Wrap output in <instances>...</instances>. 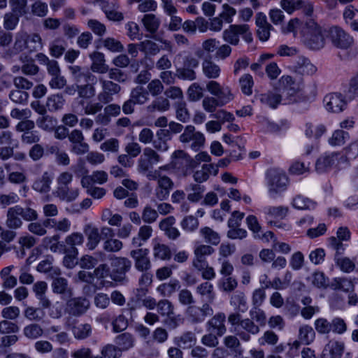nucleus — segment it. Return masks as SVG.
<instances>
[{"label": "nucleus", "mask_w": 358, "mask_h": 358, "mask_svg": "<svg viewBox=\"0 0 358 358\" xmlns=\"http://www.w3.org/2000/svg\"><path fill=\"white\" fill-rule=\"evenodd\" d=\"M20 15L13 12L7 13L3 17V27L6 30H13L19 22Z\"/></svg>", "instance_id": "nucleus-60"}, {"label": "nucleus", "mask_w": 358, "mask_h": 358, "mask_svg": "<svg viewBox=\"0 0 358 358\" xmlns=\"http://www.w3.org/2000/svg\"><path fill=\"white\" fill-rule=\"evenodd\" d=\"M344 344L338 341H330L322 352L323 358H341L344 352Z\"/></svg>", "instance_id": "nucleus-21"}, {"label": "nucleus", "mask_w": 358, "mask_h": 358, "mask_svg": "<svg viewBox=\"0 0 358 358\" xmlns=\"http://www.w3.org/2000/svg\"><path fill=\"white\" fill-rule=\"evenodd\" d=\"M174 342L179 348L182 349H189L196 344V338L193 332L186 331L181 336L176 337Z\"/></svg>", "instance_id": "nucleus-29"}, {"label": "nucleus", "mask_w": 358, "mask_h": 358, "mask_svg": "<svg viewBox=\"0 0 358 358\" xmlns=\"http://www.w3.org/2000/svg\"><path fill=\"white\" fill-rule=\"evenodd\" d=\"M65 103V99L62 94H55L49 96L46 101V107L50 112H56L61 110Z\"/></svg>", "instance_id": "nucleus-36"}, {"label": "nucleus", "mask_w": 358, "mask_h": 358, "mask_svg": "<svg viewBox=\"0 0 358 358\" xmlns=\"http://www.w3.org/2000/svg\"><path fill=\"white\" fill-rule=\"evenodd\" d=\"M53 257L48 256L41 261L36 267V270L41 273H48L50 276L55 278L61 274V270L57 266H52Z\"/></svg>", "instance_id": "nucleus-25"}, {"label": "nucleus", "mask_w": 358, "mask_h": 358, "mask_svg": "<svg viewBox=\"0 0 358 358\" xmlns=\"http://www.w3.org/2000/svg\"><path fill=\"white\" fill-rule=\"evenodd\" d=\"M28 34L24 31H20L15 36L13 50L20 52L25 49L28 50Z\"/></svg>", "instance_id": "nucleus-51"}, {"label": "nucleus", "mask_w": 358, "mask_h": 358, "mask_svg": "<svg viewBox=\"0 0 358 358\" xmlns=\"http://www.w3.org/2000/svg\"><path fill=\"white\" fill-rule=\"evenodd\" d=\"M90 57L93 61L91 66V69L93 72L105 73L108 71V68L105 64V59L103 53L94 52L90 55Z\"/></svg>", "instance_id": "nucleus-30"}, {"label": "nucleus", "mask_w": 358, "mask_h": 358, "mask_svg": "<svg viewBox=\"0 0 358 358\" xmlns=\"http://www.w3.org/2000/svg\"><path fill=\"white\" fill-rule=\"evenodd\" d=\"M130 257L134 260V268L139 272L150 271L151 260L149 257V250L147 248H136L130 251Z\"/></svg>", "instance_id": "nucleus-10"}, {"label": "nucleus", "mask_w": 358, "mask_h": 358, "mask_svg": "<svg viewBox=\"0 0 358 358\" xmlns=\"http://www.w3.org/2000/svg\"><path fill=\"white\" fill-rule=\"evenodd\" d=\"M36 125L39 129L47 132L53 131L57 120L54 117L45 113L44 115L40 116L36 120Z\"/></svg>", "instance_id": "nucleus-32"}, {"label": "nucleus", "mask_w": 358, "mask_h": 358, "mask_svg": "<svg viewBox=\"0 0 358 358\" xmlns=\"http://www.w3.org/2000/svg\"><path fill=\"white\" fill-rule=\"evenodd\" d=\"M90 306V301L85 297H75L67 301L65 310L70 315L78 317L86 313Z\"/></svg>", "instance_id": "nucleus-11"}, {"label": "nucleus", "mask_w": 358, "mask_h": 358, "mask_svg": "<svg viewBox=\"0 0 358 358\" xmlns=\"http://www.w3.org/2000/svg\"><path fill=\"white\" fill-rule=\"evenodd\" d=\"M196 293L202 298L206 297L209 304L213 303L215 294L213 292V285L209 282H204L199 285L196 288Z\"/></svg>", "instance_id": "nucleus-35"}, {"label": "nucleus", "mask_w": 358, "mask_h": 358, "mask_svg": "<svg viewBox=\"0 0 358 358\" xmlns=\"http://www.w3.org/2000/svg\"><path fill=\"white\" fill-rule=\"evenodd\" d=\"M38 217V213L34 209L16 205L7 210L5 225L9 229H19L23 225L22 220L31 222L37 220Z\"/></svg>", "instance_id": "nucleus-2"}, {"label": "nucleus", "mask_w": 358, "mask_h": 358, "mask_svg": "<svg viewBox=\"0 0 358 358\" xmlns=\"http://www.w3.org/2000/svg\"><path fill=\"white\" fill-rule=\"evenodd\" d=\"M279 82L284 87V90L287 91V94L291 96L299 91V86L295 85L294 79L289 76H282Z\"/></svg>", "instance_id": "nucleus-53"}, {"label": "nucleus", "mask_w": 358, "mask_h": 358, "mask_svg": "<svg viewBox=\"0 0 358 358\" xmlns=\"http://www.w3.org/2000/svg\"><path fill=\"white\" fill-rule=\"evenodd\" d=\"M146 30L152 34L155 33L160 24L159 20L154 14H146L142 19Z\"/></svg>", "instance_id": "nucleus-44"}, {"label": "nucleus", "mask_w": 358, "mask_h": 358, "mask_svg": "<svg viewBox=\"0 0 358 358\" xmlns=\"http://www.w3.org/2000/svg\"><path fill=\"white\" fill-rule=\"evenodd\" d=\"M162 159L160 155L153 148L147 147L143 149V155L137 161V171L139 173L145 174L152 170L155 164Z\"/></svg>", "instance_id": "nucleus-7"}, {"label": "nucleus", "mask_w": 358, "mask_h": 358, "mask_svg": "<svg viewBox=\"0 0 358 358\" xmlns=\"http://www.w3.org/2000/svg\"><path fill=\"white\" fill-rule=\"evenodd\" d=\"M45 225H50L54 228L55 231H60L62 233H66L70 230L71 222L68 218H63L60 220H56L55 219H47L45 220Z\"/></svg>", "instance_id": "nucleus-38"}, {"label": "nucleus", "mask_w": 358, "mask_h": 358, "mask_svg": "<svg viewBox=\"0 0 358 358\" xmlns=\"http://www.w3.org/2000/svg\"><path fill=\"white\" fill-rule=\"evenodd\" d=\"M176 76L178 78L192 81L196 78V74L194 69L181 66L176 69Z\"/></svg>", "instance_id": "nucleus-64"}, {"label": "nucleus", "mask_w": 358, "mask_h": 358, "mask_svg": "<svg viewBox=\"0 0 358 358\" xmlns=\"http://www.w3.org/2000/svg\"><path fill=\"white\" fill-rule=\"evenodd\" d=\"M153 256L155 259L169 260L171 258V251L168 245L158 243L154 245Z\"/></svg>", "instance_id": "nucleus-40"}, {"label": "nucleus", "mask_w": 358, "mask_h": 358, "mask_svg": "<svg viewBox=\"0 0 358 358\" xmlns=\"http://www.w3.org/2000/svg\"><path fill=\"white\" fill-rule=\"evenodd\" d=\"M36 57L41 64L46 66L48 73L51 76H57L61 73L60 68L57 61L54 59H50L43 53H38Z\"/></svg>", "instance_id": "nucleus-27"}, {"label": "nucleus", "mask_w": 358, "mask_h": 358, "mask_svg": "<svg viewBox=\"0 0 358 358\" xmlns=\"http://www.w3.org/2000/svg\"><path fill=\"white\" fill-rule=\"evenodd\" d=\"M101 354L103 358H120L122 356V352L118 347L113 344L104 345L101 350Z\"/></svg>", "instance_id": "nucleus-58"}, {"label": "nucleus", "mask_w": 358, "mask_h": 358, "mask_svg": "<svg viewBox=\"0 0 358 358\" xmlns=\"http://www.w3.org/2000/svg\"><path fill=\"white\" fill-rule=\"evenodd\" d=\"M96 94L95 87L93 83H86L78 84V95L80 99H92Z\"/></svg>", "instance_id": "nucleus-46"}, {"label": "nucleus", "mask_w": 358, "mask_h": 358, "mask_svg": "<svg viewBox=\"0 0 358 358\" xmlns=\"http://www.w3.org/2000/svg\"><path fill=\"white\" fill-rule=\"evenodd\" d=\"M292 206L298 210H310L315 206V203L302 195L295 196L292 201Z\"/></svg>", "instance_id": "nucleus-37"}, {"label": "nucleus", "mask_w": 358, "mask_h": 358, "mask_svg": "<svg viewBox=\"0 0 358 358\" xmlns=\"http://www.w3.org/2000/svg\"><path fill=\"white\" fill-rule=\"evenodd\" d=\"M327 33L331 45L336 48L347 50L354 43L353 37L338 25L330 27Z\"/></svg>", "instance_id": "nucleus-4"}, {"label": "nucleus", "mask_w": 358, "mask_h": 358, "mask_svg": "<svg viewBox=\"0 0 358 358\" xmlns=\"http://www.w3.org/2000/svg\"><path fill=\"white\" fill-rule=\"evenodd\" d=\"M52 180V175L48 171H45L40 178L34 182L32 188L41 194L48 193L51 189Z\"/></svg>", "instance_id": "nucleus-18"}, {"label": "nucleus", "mask_w": 358, "mask_h": 358, "mask_svg": "<svg viewBox=\"0 0 358 358\" xmlns=\"http://www.w3.org/2000/svg\"><path fill=\"white\" fill-rule=\"evenodd\" d=\"M331 287L334 289H339L343 292H350L354 289L352 282L347 278H335L332 282Z\"/></svg>", "instance_id": "nucleus-55"}, {"label": "nucleus", "mask_w": 358, "mask_h": 358, "mask_svg": "<svg viewBox=\"0 0 358 358\" xmlns=\"http://www.w3.org/2000/svg\"><path fill=\"white\" fill-rule=\"evenodd\" d=\"M99 81L101 85V91L97 94V100L103 102V104L111 103L113 101V96L120 93L121 86L103 78H99Z\"/></svg>", "instance_id": "nucleus-6"}, {"label": "nucleus", "mask_w": 358, "mask_h": 358, "mask_svg": "<svg viewBox=\"0 0 358 358\" xmlns=\"http://www.w3.org/2000/svg\"><path fill=\"white\" fill-rule=\"evenodd\" d=\"M213 310L208 303H204L201 306L194 304L187 307L185 315L192 324H198L204 321L207 316L212 315Z\"/></svg>", "instance_id": "nucleus-9"}, {"label": "nucleus", "mask_w": 358, "mask_h": 358, "mask_svg": "<svg viewBox=\"0 0 358 358\" xmlns=\"http://www.w3.org/2000/svg\"><path fill=\"white\" fill-rule=\"evenodd\" d=\"M289 208L286 206H269L265 209V214L273 218H284L288 213Z\"/></svg>", "instance_id": "nucleus-54"}, {"label": "nucleus", "mask_w": 358, "mask_h": 358, "mask_svg": "<svg viewBox=\"0 0 358 358\" xmlns=\"http://www.w3.org/2000/svg\"><path fill=\"white\" fill-rule=\"evenodd\" d=\"M176 113L178 120L186 122L189 120L190 115L185 101H180L176 103Z\"/></svg>", "instance_id": "nucleus-56"}, {"label": "nucleus", "mask_w": 358, "mask_h": 358, "mask_svg": "<svg viewBox=\"0 0 358 358\" xmlns=\"http://www.w3.org/2000/svg\"><path fill=\"white\" fill-rule=\"evenodd\" d=\"M84 233L87 238L86 244L87 248L90 250L95 249L101 240V236L98 228L93 227L91 224H86L84 227Z\"/></svg>", "instance_id": "nucleus-23"}, {"label": "nucleus", "mask_w": 358, "mask_h": 358, "mask_svg": "<svg viewBox=\"0 0 358 358\" xmlns=\"http://www.w3.org/2000/svg\"><path fill=\"white\" fill-rule=\"evenodd\" d=\"M343 156L338 153L332 152L321 156L316 162L315 169L318 173H323L330 169L335 164L342 162Z\"/></svg>", "instance_id": "nucleus-13"}, {"label": "nucleus", "mask_w": 358, "mask_h": 358, "mask_svg": "<svg viewBox=\"0 0 358 358\" xmlns=\"http://www.w3.org/2000/svg\"><path fill=\"white\" fill-rule=\"evenodd\" d=\"M122 247V242L117 238H108L103 243V250L108 252H117Z\"/></svg>", "instance_id": "nucleus-59"}, {"label": "nucleus", "mask_w": 358, "mask_h": 358, "mask_svg": "<svg viewBox=\"0 0 358 358\" xmlns=\"http://www.w3.org/2000/svg\"><path fill=\"white\" fill-rule=\"evenodd\" d=\"M52 278L51 287L54 293L68 296L72 295V289L69 286L68 280L66 278L59 277V275Z\"/></svg>", "instance_id": "nucleus-24"}, {"label": "nucleus", "mask_w": 358, "mask_h": 358, "mask_svg": "<svg viewBox=\"0 0 358 358\" xmlns=\"http://www.w3.org/2000/svg\"><path fill=\"white\" fill-rule=\"evenodd\" d=\"M180 226L183 230L188 232H193L199 227V221L193 215L185 216L180 222Z\"/></svg>", "instance_id": "nucleus-57"}, {"label": "nucleus", "mask_w": 358, "mask_h": 358, "mask_svg": "<svg viewBox=\"0 0 358 358\" xmlns=\"http://www.w3.org/2000/svg\"><path fill=\"white\" fill-rule=\"evenodd\" d=\"M315 336L313 329L308 325H303L300 327L299 333V341L306 345L311 343Z\"/></svg>", "instance_id": "nucleus-47"}, {"label": "nucleus", "mask_w": 358, "mask_h": 358, "mask_svg": "<svg viewBox=\"0 0 358 358\" xmlns=\"http://www.w3.org/2000/svg\"><path fill=\"white\" fill-rule=\"evenodd\" d=\"M202 71L209 79H216L220 76V67L210 59H205L202 62Z\"/></svg>", "instance_id": "nucleus-33"}, {"label": "nucleus", "mask_w": 358, "mask_h": 358, "mask_svg": "<svg viewBox=\"0 0 358 358\" xmlns=\"http://www.w3.org/2000/svg\"><path fill=\"white\" fill-rule=\"evenodd\" d=\"M53 194L62 201L72 202L79 196V189L78 187H70L69 185H64L57 187Z\"/></svg>", "instance_id": "nucleus-17"}, {"label": "nucleus", "mask_w": 358, "mask_h": 358, "mask_svg": "<svg viewBox=\"0 0 358 358\" xmlns=\"http://www.w3.org/2000/svg\"><path fill=\"white\" fill-rule=\"evenodd\" d=\"M239 36H242L247 43H251L252 41V34L248 24L231 25L222 34L224 41L232 45L238 44Z\"/></svg>", "instance_id": "nucleus-5"}, {"label": "nucleus", "mask_w": 358, "mask_h": 358, "mask_svg": "<svg viewBox=\"0 0 358 358\" xmlns=\"http://www.w3.org/2000/svg\"><path fill=\"white\" fill-rule=\"evenodd\" d=\"M48 226L45 224V221L43 223L31 221L27 226V229L30 233L38 236H43L47 234L46 227Z\"/></svg>", "instance_id": "nucleus-61"}, {"label": "nucleus", "mask_w": 358, "mask_h": 358, "mask_svg": "<svg viewBox=\"0 0 358 358\" xmlns=\"http://www.w3.org/2000/svg\"><path fill=\"white\" fill-rule=\"evenodd\" d=\"M241 331H237V336L245 342H248L251 339V336H255L260 331L259 325L250 318H245L241 321Z\"/></svg>", "instance_id": "nucleus-14"}, {"label": "nucleus", "mask_w": 358, "mask_h": 358, "mask_svg": "<svg viewBox=\"0 0 358 358\" xmlns=\"http://www.w3.org/2000/svg\"><path fill=\"white\" fill-rule=\"evenodd\" d=\"M266 179L268 192L270 195L275 196L285 191L289 185V178L280 169H270L266 171Z\"/></svg>", "instance_id": "nucleus-3"}, {"label": "nucleus", "mask_w": 358, "mask_h": 358, "mask_svg": "<svg viewBox=\"0 0 358 358\" xmlns=\"http://www.w3.org/2000/svg\"><path fill=\"white\" fill-rule=\"evenodd\" d=\"M69 69L76 84H84L95 80V76L87 69L78 66H71Z\"/></svg>", "instance_id": "nucleus-19"}, {"label": "nucleus", "mask_w": 358, "mask_h": 358, "mask_svg": "<svg viewBox=\"0 0 358 358\" xmlns=\"http://www.w3.org/2000/svg\"><path fill=\"white\" fill-rule=\"evenodd\" d=\"M20 60L23 64L21 70L27 76H35L38 73L39 68L34 64L32 58L26 55H21Z\"/></svg>", "instance_id": "nucleus-34"}, {"label": "nucleus", "mask_w": 358, "mask_h": 358, "mask_svg": "<svg viewBox=\"0 0 358 358\" xmlns=\"http://www.w3.org/2000/svg\"><path fill=\"white\" fill-rule=\"evenodd\" d=\"M78 106L82 108V111L86 115H94L101 111L103 103L99 101H95L90 99H80L78 101Z\"/></svg>", "instance_id": "nucleus-22"}, {"label": "nucleus", "mask_w": 358, "mask_h": 358, "mask_svg": "<svg viewBox=\"0 0 358 358\" xmlns=\"http://www.w3.org/2000/svg\"><path fill=\"white\" fill-rule=\"evenodd\" d=\"M259 100L262 103L275 108L280 103L282 98L281 95L278 93L268 92L267 93L260 94Z\"/></svg>", "instance_id": "nucleus-43"}, {"label": "nucleus", "mask_w": 358, "mask_h": 358, "mask_svg": "<svg viewBox=\"0 0 358 358\" xmlns=\"http://www.w3.org/2000/svg\"><path fill=\"white\" fill-rule=\"evenodd\" d=\"M111 266L115 275L113 280H117V277L115 275H124L131 268V262L126 257H114L111 259Z\"/></svg>", "instance_id": "nucleus-20"}, {"label": "nucleus", "mask_w": 358, "mask_h": 358, "mask_svg": "<svg viewBox=\"0 0 358 358\" xmlns=\"http://www.w3.org/2000/svg\"><path fill=\"white\" fill-rule=\"evenodd\" d=\"M179 139L182 143H189V148L194 151H198L205 143L203 134L200 131H196L192 125H188L185 128Z\"/></svg>", "instance_id": "nucleus-8"}, {"label": "nucleus", "mask_w": 358, "mask_h": 358, "mask_svg": "<svg viewBox=\"0 0 358 358\" xmlns=\"http://www.w3.org/2000/svg\"><path fill=\"white\" fill-rule=\"evenodd\" d=\"M325 29L313 18L307 19L302 29L305 45L313 50H320L325 45Z\"/></svg>", "instance_id": "nucleus-1"}, {"label": "nucleus", "mask_w": 358, "mask_h": 358, "mask_svg": "<svg viewBox=\"0 0 358 358\" xmlns=\"http://www.w3.org/2000/svg\"><path fill=\"white\" fill-rule=\"evenodd\" d=\"M218 106H221L220 103L214 96H207L202 101V107L207 113H215Z\"/></svg>", "instance_id": "nucleus-63"}, {"label": "nucleus", "mask_w": 358, "mask_h": 358, "mask_svg": "<svg viewBox=\"0 0 358 358\" xmlns=\"http://www.w3.org/2000/svg\"><path fill=\"white\" fill-rule=\"evenodd\" d=\"M164 89L162 82L159 79H154L148 83L146 90L148 94H150L152 96H157L163 92Z\"/></svg>", "instance_id": "nucleus-62"}, {"label": "nucleus", "mask_w": 358, "mask_h": 358, "mask_svg": "<svg viewBox=\"0 0 358 358\" xmlns=\"http://www.w3.org/2000/svg\"><path fill=\"white\" fill-rule=\"evenodd\" d=\"M139 50L145 55H155L160 51L159 46L150 40H145L138 44Z\"/></svg>", "instance_id": "nucleus-52"}, {"label": "nucleus", "mask_w": 358, "mask_h": 358, "mask_svg": "<svg viewBox=\"0 0 358 358\" xmlns=\"http://www.w3.org/2000/svg\"><path fill=\"white\" fill-rule=\"evenodd\" d=\"M24 315L30 321L40 322L45 317V313L41 308L29 306L24 310Z\"/></svg>", "instance_id": "nucleus-45"}, {"label": "nucleus", "mask_w": 358, "mask_h": 358, "mask_svg": "<svg viewBox=\"0 0 358 358\" xmlns=\"http://www.w3.org/2000/svg\"><path fill=\"white\" fill-rule=\"evenodd\" d=\"M72 332L76 339L83 340L90 336L92 327L89 324H79L73 327Z\"/></svg>", "instance_id": "nucleus-49"}, {"label": "nucleus", "mask_w": 358, "mask_h": 358, "mask_svg": "<svg viewBox=\"0 0 358 358\" xmlns=\"http://www.w3.org/2000/svg\"><path fill=\"white\" fill-rule=\"evenodd\" d=\"M255 24L257 27V34L259 40L266 41L270 37L273 27L267 21L266 16L262 12L257 13Z\"/></svg>", "instance_id": "nucleus-16"}, {"label": "nucleus", "mask_w": 358, "mask_h": 358, "mask_svg": "<svg viewBox=\"0 0 358 358\" xmlns=\"http://www.w3.org/2000/svg\"><path fill=\"white\" fill-rule=\"evenodd\" d=\"M296 71L301 74L313 75L316 71V67L306 58H299L296 66Z\"/></svg>", "instance_id": "nucleus-42"}, {"label": "nucleus", "mask_w": 358, "mask_h": 358, "mask_svg": "<svg viewBox=\"0 0 358 358\" xmlns=\"http://www.w3.org/2000/svg\"><path fill=\"white\" fill-rule=\"evenodd\" d=\"M201 236L206 243L217 245L220 242V237L218 233L208 227H203L199 231Z\"/></svg>", "instance_id": "nucleus-41"}, {"label": "nucleus", "mask_w": 358, "mask_h": 358, "mask_svg": "<svg viewBox=\"0 0 358 358\" xmlns=\"http://www.w3.org/2000/svg\"><path fill=\"white\" fill-rule=\"evenodd\" d=\"M226 316L223 313H216L206 323L207 329L216 334L218 336H223L227 332L225 326Z\"/></svg>", "instance_id": "nucleus-15"}, {"label": "nucleus", "mask_w": 358, "mask_h": 358, "mask_svg": "<svg viewBox=\"0 0 358 358\" xmlns=\"http://www.w3.org/2000/svg\"><path fill=\"white\" fill-rule=\"evenodd\" d=\"M84 240L83 234L80 232H73L68 235L64 240V243L69 247L66 252L78 253L77 247L81 246L84 243Z\"/></svg>", "instance_id": "nucleus-26"}, {"label": "nucleus", "mask_w": 358, "mask_h": 358, "mask_svg": "<svg viewBox=\"0 0 358 358\" xmlns=\"http://www.w3.org/2000/svg\"><path fill=\"white\" fill-rule=\"evenodd\" d=\"M326 109L332 113H340L347 106L345 97L338 92H333L327 94L324 98Z\"/></svg>", "instance_id": "nucleus-12"}, {"label": "nucleus", "mask_w": 358, "mask_h": 358, "mask_svg": "<svg viewBox=\"0 0 358 358\" xmlns=\"http://www.w3.org/2000/svg\"><path fill=\"white\" fill-rule=\"evenodd\" d=\"M180 287L179 282L177 280L171 281L169 283H164L157 287V290L163 296H169Z\"/></svg>", "instance_id": "nucleus-50"}, {"label": "nucleus", "mask_w": 358, "mask_h": 358, "mask_svg": "<svg viewBox=\"0 0 358 358\" xmlns=\"http://www.w3.org/2000/svg\"><path fill=\"white\" fill-rule=\"evenodd\" d=\"M135 339L132 334L125 332L115 337V342L121 352L126 351L133 348Z\"/></svg>", "instance_id": "nucleus-31"}, {"label": "nucleus", "mask_w": 358, "mask_h": 358, "mask_svg": "<svg viewBox=\"0 0 358 358\" xmlns=\"http://www.w3.org/2000/svg\"><path fill=\"white\" fill-rule=\"evenodd\" d=\"M43 332V329L41 325L36 323L28 324L23 329L24 336L30 340H35L41 337Z\"/></svg>", "instance_id": "nucleus-39"}, {"label": "nucleus", "mask_w": 358, "mask_h": 358, "mask_svg": "<svg viewBox=\"0 0 358 358\" xmlns=\"http://www.w3.org/2000/svg\"><path fill=\"white\" fill-rule=\"evenodd\" d=\"M129 96L137 105H143L150 99L148 92L142 85L132 88Z\"/></svg>", "instance_id": "nucleus-28"}, {"label": "nucleus", "mask_w": 358, "mask_h": 358, "mask_svg": "<svg viewBox=\"0 0 358 358\" xmlns=\"http://www.w3.org/2000/svg\"><path fill=\"white\" fill-rule=\"evenodd\" d=\"M203 88L199 83H194L187 89V98L190 101H198L203 97Z\"/></svg>", "instance_id": "nucleus-48"}]
</instances>
